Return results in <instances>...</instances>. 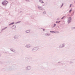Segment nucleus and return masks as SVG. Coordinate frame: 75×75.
Returning a JSON list of instances; mask_svg holds the SVG:
<instances>
[{
	"mask_svg": "<svg viewBox=\"0 0 75 75\" xmlns=\"http://www.w3.org/2000/svg\"><path fill=\"white\" fill-rule=\"evenodd\" d=\"M7 28V27H6L5 28H3L1 30V31H3V30H4L5 29H6V28Z\"/></svg>",
	"mask_w": 75,
	"mask_h": 75,
	"instance_id": "2eb2a0df",
	"label": "nucleus"
},
{
	"mask_svg": "<svg viewBox=\"0 0 75 75\" xmlns=\"http://www.w3.org/2000/svg\"><path fill=\"white\" fill-rule=\"evenodd\" d=\"M20 13H23V12L22 11H20Z\"/></svg>",
	"mask_w": 75,
	"mask_h": 75,
	"instance_id": "2f4dec72",
	"label": "nucleus"
},
{
	"mask_svg": "<svg viewBox=\"0 0 75 75\" xmlns=\"http://www.w3.org/2000/svg\"><path fill=\"white\" fill-rule=\"evenodd\" d=\"M14 22H13V23H10L9 24V25H13V24H14Z\"/></svg>",
	"mask_w": 75,
	"mask_h": 75,
	"instance_id": "a211bd4d",
	"label": "nucleus"
},
{
	"mask_svg": "<svg viewBox=\"0 0 75 75\" xmlns=\"http://www.w3.org/2000/svg\"><path fill=\"white\" fill-rule=\"evenodd\" d=\"M40 49V47H34L32 49V51L33 52H35V51H37L38 50V49Z\"/></svg>",
	"mask_w": 75,
	"mask_h": 75,
	"instance_id": "f257e3e1",
	"label": "nucleus"
},
{
	"mask_svg": "<svg viewBox=\"0 0 75 75\" xmlns=\"http://www.w3.org/2000/svg\"><path fill=\"white\" fill-rule=\"evenodd\" d=\"M10 50L11 51L13 52H16V50H14L13 49H11Z\"/></svg>",
	"mask_w": 75,
	"mask_h": 75,
	"instance_id": "9d476101",
	"label": "nucleus"
},
{
	"mask_svg": "<svg viewBox=\"0 0 75 75\" xmlns=\"http://www.w3.org/2000/svg\"><path fill=\"white\" fill-rule=\"evenodd\" d=\"M72 11V9H70V10H69V13H71V11Z\"/></svg>",
	"mask_w": 75,
	"mask_h": 75,
	"instance_id": "393cba45",
	"label": "nucleus"
},
{
	"mask_svg": "<svg viewBox=\"0 0 75 75\" xmlns=\"http://www.w3.org/2000/svg\"><path fill=\"white\" fill-rule=\"evenodd\" d=\"M65 43H64L63 44H62L60 45L59 48H64V47H65Z\"/></svg>",
	"mask_w": 75,
	"mask_h": 75,
	"instance_id": "39448f33",
	"label": "nucleus"
},
{
	"mask_svg": "<svg viewBox=\"0 0 75 75\" xmlns=\"http://www.w3.org/2000/svg\"><path fill=\"white\" fill-rule=\"evenodd\" d=\"M75 27H72L71 28V29L74 30V29H75Z\"/></svg>",
	"mask_w": 75,
	"mask_h": 75,
	"instance_id": "412c9836",
	"label": "nucleus"
},
{
	"mask_svg": "<svg viewBox=\"0 0 75 75\" xmlns=\"http://www.w3.org/2000/svg\"><path fill=\"white\" fill-rule=\"evenodd\" d=\"M13 38L15 40H17L19 38V35H16L14 36Z\"/></svg>",
	"mask_w": 75,
	"mask_h": 75,
	"instance_id": "6e6552de",
	"label": "nucleus"
},
{
	"mask_svg": "<svg viewBox=\"0 0 75 75\" xmlns=\"http://www.w3.org/2000/svg\"><path fill=\"white\" fill-rule=\"evenodd\" d=\"M26 70H28L29 71V70H31V66H29L26 67L25 68Z\"/></svg>",
	"mask_w": 75,
	"mask_h": 75,
	"instance_id": "423d86ee",
	"label": "nucleus"
},
{
	"mask_svg": "<svg viewBox=\"0 0 75 75\" xmlns=\"http://www.w3.org/2000/svg\"><path fill=\"white\" fill-rule=\"evenodd\" d=\"M60 21H59V22H60Z\"/></svg>",
	"mask_w": 75,
	"mask_h": 75,
	"instance_id": "72a5a7b5",
	"label": "nucleus"
},
{
	"mask_svg": "<svg viewBox=\"0 0 75 75\" xmlns=\"http://www.w3.org/2000/svg\"><path fill=\"white\" fill-rule=\"evenodd\" d=\"M58 64H60V62H58Z\"/></svg>",
	"mask_w": 75,
	"mask_h": 75,
	"instance_id": "7c9ffc66",
	"label": "nucleus"
},
{
	"mask_svg": "<svg viewBox=\"0 0 75 75\" xmlns=\"http://www.w3.org/2000/svg\"><path fill=\"white\" fill-rule=\"evenodd\" d=\"M63 4H64V3H63L62 4V5L60 7V8H62V6H64Z\"/></svg>",
	"mask_w": 75,
	"mask_h": 75,
	"instance_id": "5701e85b",
	"label": "nucleus"
},
{
	"mask_svg": "<svg viewBox=\"0 0 75 75\" xmlns=\"http://www.w3.org/2000/svg\"><path fill=\"white\" fill-rule=\"evenodd\" d=\"M25 33L29 34L30 33V30H28L25 31Z\"/></svg>",
	"mask_w": 75,
	"mask_h": 75,
	"instance_id": "9b49d317",
	"label": "nucleus"
},
{
	"mask_svg": "<svg viewBox=\"0 0 75 75\" xmlns=\"http://www.w3.org/2000/svg\"><path fill=\"white\" fill-rule=\"evenodd\" d=\"M45 29H43V31H45Z\"/></svg>",
	"mask_w": 75,
	"mask_h": 75,
	"instance_id": "c756f323",
	"label": "nucleus"
},
{
	"mask_svg": "<svg viewBox=\"0 0 75 75\" xmlns=\"http://www.w3.org/2000/svg\"><path fill=\"white\" fill-rule=\"evenodd\" d=\"M71 21H72V18H71V17H69L68 18L67 22L68 24H69V23L71 22Z\"/></svg>",
	"mask_w": 75,
	"mask_h": 75,
	"instance_id": "20e7f679",
	"label": "nucleus"
},
{
	"mask_svg": "<svg viewBox=\"0 0 75 75\" xmlns=\"http://www.w3.org/2000/svg\"><path fill=\"white\" fill-rule=\"evenodd\" d=\"M71 5H72L71 4H70V5L69 7H71Z\"/></svg>",
	"mask_w": 75,
	"mask_h": 75,
	"instance_id": "c85d7f7f",
	"label": "nucleus"
},
{
	"mask_svg": "<svg viewBox=\"0 0 75 75\" xmlns=\"http://www.w3.org/2000/svg\"><path fill=\"white\" fill-rule=\"evenodd\" d=\"M50 33H54V32H54V31H50Z\"/></svg>",
	"mask_w": 75,
	"mask_h": 75,
	"instance_id": "f3484780",
	"label": "nucleus"
},
{
	"mask_svg": "<svg viewBox=\"0 0 75 75\" xmlns=\"http://www.w3.org/2000/svg\"><path fill=\"white\" fill-rule=\"evenodd\" d=\"M13 54H15V52L13 53Z\"/></svg>",
	"mask_w": 75,
	"mask_h": 75,
	"instance_id": "f704fd0d",
	"label": "nucleus"
},
{
	"mask_svg": "<svg viewBox=\"0 0 75 75\" xmlns=\"http://www.w3.org/2000/svg\"><path fill=\"white\" fill-rule=\"evenodd\" d=\"M16 25H13L12 26V28L14 29V28H16Z\"/></svg>",
	"mask_w": 75,
	"mask_h": 75,
	"instance_id": "dca6fc26",
	"label": "nucleus"
},
{
	"mask_svg": "<svg viewBox=\"0 0 75 75\" xmlns=\"http://www.w3.org/2000/svg\"><path fill=\"white\" fill-rule=\"evenodd\" d=\"M47 5H48V2H46L43 6H47Z\"/></svg>",
	"mask_w": 75,
	"mask_h": 75,
	"instance_id": "f8f14e48",
	"label": "nucleus"
},
{
	"mask_svg": "<svg viewBox=\"0 0 75 75\" xmlns=\"http://www.w3.org/2000/svg\"><path fill=\"white\" fill-rule=\"evenodd\" d=\"M56 23H59V21H57L56 22Z\"/></svg>",
	"mask_w": 75,
	"mask_h": 75,
	"instance_id": "bb28decb",
	"label": "nucleus"
},
{
	"mask_svg": "<svg viewBox=\"0 0 75 75\" xmlns=\"http://www.w3.org/2000/svg\"><path fill=\"white\" fill-rule=\"evenodd\" d=\"M38 8L40 10H42V8L41 6H38Z\"/></svg>",
	"mask_w": 75,
	"mask_h": 75,
	"instance_id": "1a4fd4ad",
	"label": "nucleus"
},
{
	"mask_svg": "<svg viewBox=\"0 0 75 75\" xmlns=\"http://www.w3.org/2000/svg\"><path fill=\"white\" fill-rule=\"evenodd\" d=\"M15 68H16V65H13L11 67H8V69H9V70H12Z\"/></svg>",
	"mask_w": 75,
	"mask_h": 75,
	"instance_id": "f03ea898",
	"label": "nucleus"
},
{
	"mask_svg": "<svg viewBox=\"0 0 75 75\" xmlns=\"http://www.w3.org/2000/svg\"><path fill=\"white\" fill-rule=\"evenodd\" d=\"M39 1L40 3H44V1L42 0H39Z\"/></svg>",
	"mask_w": 75,
	"mask_h": 75,
	"instance_id": "ddd939ff",
	"label": "nucleus"
},
{
	"mask_svg": "<svg viewBox=\"0 0 75 75\" xmlns=\"http://www.w3.org/2000/svg\"><path fill=\"white\" fill-rule=\"evenodd\" d=\"M59 33L58 31H56L55 32H54V33L55 34H57V33Z\"/></svg>",
	"mask_w": 75,
	"mask_h": 75,
	"instance_id": "aec40b11",
	"label": "nucleus"
},
{
	"mask_svg": "<svg viewBox=\"0 0 75 75\" xmlns=\"http://www.w3.org/2000/svg\"><path fill=\"white\" fill-rule=\"evenodd\" d=\"M51 34H49L48 33H46L45 34V35L46 36H50V35Z\"/></svg>",
	"mask_w": 75,
	"mask_h": 75,
	"instance_id": "4468645a",
	"label": "nucleus"
},
{
	"mask_svg": "<svg viewBox=\"0 0 75 75\" xmlns=\"http://www.w3.org/2000/svg\"><path fill=\"white\" fill-rule=\"evenodd\" d=\"M70 63H72V62H70Z\"/></svg>",
	"mask_w": 75,
	"mask_h": 75,
	"instance_id": "473e14b6",
	"label": "nucleus"
},
{
	"mask_svg": "<svg viewBox=\"0 0 75 75\" xmlns=\"http://www.w3.org/2000/svg\"><path fill=\"white\" fill-rule=\"evenodd\" d=\"M26 1H28L29 2H30V1L29 0H25Z\"/></svg>",
	"mask_w": 75,
	"mask_h": 75,
	"instance_id": "cd10ccee",
	"label": "nucleus"
},
{
	"mask_svg": "<svg viewBox=\"0 0 75 75\" xmlns=\"http://www.w3.org/2000/svg\"><path fill=\"white\" fill-rule=\"evenodd\" d=\"M21 21H19L17 22H16V23L17 24V23H21Z\"/></svg>",
	"mask_w": 75,
	"mask_h": 75,
	"instance_id": "4be33fe9",
	"label": "nucleus"
},
{
	"mask_svg": "<svg viewBox=\"0 0 75 75\" xmlns=\"http://www.w3.org/2000/svg\"><path fill=\"white\" fill-rule=\"evenodd\" d=\"M56 25H56V24H54V25H54L53 27H55V26H56Z\"/></svg>",
	"mask_w": 75,
	"mask_h": 75,
	"instance_id": "b1692460",
	"label": "nucleus"
},
{
	"mask_svg": "<svg viewBox=\"0 0 75 75\" xmlns=\"http://www.w3.org/2000/svg\"><path fill=\"white\" fill-rule=\"evenodd\" d=\"M43 14H46V11H44L43 12Z\"/></svg>",
	"mask_w": 75,
	"mask_h": 75,
	"instance_id": "6ab92c4d",
	"label": "nucleus"
},
{
	"mask_svg": "<svg viewBox=\"0 0 75 75\" xmlns=\"http://www.w3.org/2000/svg\"><path fill=\"white\" fill-rule=\"evenodd\" d=\"M25 47L26 48H30L31 47V45L30 44H27L25 46Z\"/></svg>",
	"mask_w": 75,
	"mask_h": 75,
	"instance_id": "0eeeda50",
	"label": "nucleus"
},
{
	"mask_svg": "<svg viewBox=\"0 0 75 75\" xmlns=\"http://www.w3.org/2000/svg\"><path fill=\"white\" fill-rule=\"evenodd\" d=\"M65 17V16H64L62 17V18H61V19H64V17Z\"/></svg>",
	"mask_w": 75,
	"mask_h": 75,
	"instance_id": "a878e982",
	"label": "nucleus"
},
{
	"mask_svg": "<svg viewBox=\"0 0 75 75\" xmlns=\"http://www.w3.org/2000/svg\"><path fill=\"white\" fill-rule=\"evenodd\" d=\"M8 3V1H7L4 0L2 2V4H3V5H4L5 6H6L7 4Z\"/></svg>",
	"mask_w": 75,
	"mask_h": 75,
	"instance_id": "7ed1b4c3",
	"label": "nucleus"
}]
</instances>
